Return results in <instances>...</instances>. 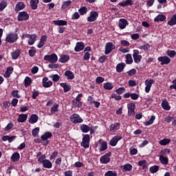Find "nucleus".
Here are the masks:
<instances>
[{
	"label": "nucleus",
	"mask_w": 176,
	"mask_h": 176,
	"mask_svg": "<svg viewBox=\"0 0 176 176\" xmlns=\"http://www.w3.org/2000/svg\"><path fill=\"white\" fill-rule=\"evenodd\" d=\"M118 25L121 30H124V28H126V27H127V25H129V21H127L124 19H120L119 21Z\"/></svg>",
	"instance_id": "obj_15"
},
{
	"label": "nucleus",
	"mask_w": 176,
	"mask_h": 176,
	"mask_svg": "<svg viewBox=\"0 0 176 176\" xmlns=\"http://www.w3.org/2000/svg\"><path fill=\"white\" fill-rule=\"evenodd\" d=\"M48 80L49 78H47V77H44L43 78V86L45 88L51 87V86H53V82Z\"/></svg>",
	"instance_id": "obj_17"
},
{
	"label": "nucleus",
	"mask_w": 176,
	"mask_h": 176,
	"mask_svg": "<svg viewBox=\"0 0 176 176\" xmlns=\"http://www.w3.org/2000/svg\"><path fill=\"white\" fill-rule=\"evenodd\" d=\"M81 146L87 148L90 146V135L86 134L82 138V142H81Z\"/></svg>",
	"instance_id": "obj_4"
},
{
	"label": "nucleus",
	"mask_w": 176,
	"mask_h": 176,
	"mask_svg": "<svg viewBox=\"0 0 176 176\" xmlns=\"http://www.w3.org/2000/svg\"><path fill=\"white\" fill-rule=\"evenodd\" d=\"M126 64H133V56L131 54H127L125 56Z\"/></svg>",
	"instance_id": "obj_43"
},
{
	"label": "nucleus",
	"mask_w": 176,
	"mask_h": 176,
	"mask_svg": "<svg viewBox=\"0 0 176 176\" xmlns=\"http://www.w3.org/2000/svg\"><path fill=\"white\" fill-rule=\"evenodd\" d=\"M27 118H28V114H20L17 119V121L19 123H24L25 120H27Z\"/></svg>",
	"instance_id": "obj_25"
},
{
	"label": "nucleus",
	"mask_w": 176,
	"mask_h": 176,
	"mask_svg": "<svg viewBox=\"0 0 176 176\" xmlns=\"http://www.w3.org/2000/svg\"><path fill=\"white\" fill-rule=\"evenodd\" d=\"M38 119H39V118L36 114H32L29 120V123L34 124V123H36V122H38Z\"/></svg>",
	"instance_id": "obj_28"
},
{
	"label": "nucleus",
	"mask_w": 176,
	"mask_h": 176,
	"mask_svg": "<svg viewBox=\"0 0 176 176\" xmlns=\"http://www.w3.org/2000/svg\"><path fill=\"white\" fill-rule=\"evenodd\" d=\"M138 49H140V50H144V52H148V50L151 49V45L146 43L144 45H140Z\"/></svg>",
	"instance_id": "obj_38"
},
{
	"label": "nucleus",
	"mask_w": 176,
	"mask_h": 176,
	"mask_svg": "<svg viewBox=\"0 0 176 176\" xmlns=\"http://www.w3.org/2000/svg\"><path fill=\"white\" fill-rule=\"evenodd\" d=\"M83 49H85V43L83 42H77L74 47L75 52H82Z\"/></svg>",
	"instance_id": "obj_14"
},
{
	"label": "nucleus",
	"mask_w": 176,
	"mask_h": 176,
	"mask_svg": "<svg viewBox=\"0 0 176 176\" xmlns=\"http://www.w3.org/2000/svg\"><path fill=\"white\" fill-rule=\"evenodd\" d=\"M123 171H131L133 170V165L126 164L122 166Z\"/></svg>",
	"instance_id": "obj_39"
},
{
	"label": "nucleus",
	"mask_w": 176,
	"mask_h": 176,
	"mask_svg": "<svg viewBox=\"0 0 176 176\" xmlns=\"http://www.w3.org/2000/svg\"><path fill=\"white\" fill-rule=\"evenodd\" d=\"M125 67H126V63H119L118 65H117V67H116L117 72H122L124 69Z\"/></svg>",
	"instance_id": "obj_35"
},
{
	"label": "nucleus",
	"mask_w": 176,
	"mask_h": 176,
	"mask_svg": "<svg viewBox=\"0 0 176 176\" xmlns=\"http://www.w3.org/2000/svg\"><path fill=\"white\" fill-rule=\"evenodd\" d=\"M6 6H8V3H6V1H1L0 2V12L3 11V10L5 9V8H6Z\"/></svg>",
	"instance_id": "obj_54"
},
{
	"label": "nucleus",
	"mask_w": 176,
	"mask_h": 176,
	"mask_svg": "<svg viewBox=\"0 0 176 176\" xmlns=\"http://www.w3.org/2000/svg\"><path fill=\"white\" fill-rule=\"evenodd\" d=\"M157 60L161 63V65H167L171 63V59L167 56H160Z\"/></svg>",
	"instance_id": "obj_6"
},
{
	"label": "nucleus",
	"mask_w": 176,
	"mask_h": 176,
	"mask_svg": "<svg viewBox=\"0 0 176 176\" xmlns=\"http://www.w3.org/2000/svg\"><path fill=\"white\" fill-rule=\"evenodd\" d=\"M155 83V80L153 79H146L145 80V91L146 93H149L151 91V89L152 87V85Z\"/></svg>",
	"instance_id": "obj_8"
},
{
	"label": "nucleus",
	"mask_w": 176,
	"mask_h": 176,
	"mask_svg": "<svg viewBox=\"0 0 176 176\" xmlns=\"http://www.w3.org/2000/svg\"><path fill=\"white\" fill-rule=\"evenodd\" d=\"M97 19H98V12L96 11H91L89 13V16L87 18V21H89V23H93V21H96Z\"/></svg>",
	"instance_id": "obj_10"
},
{
	"label": "nucleus",
	"mask_w": 176,
	"mask_h": 176,
	"mask_svg": "<svg viewBox=\"0 0 176 176\" xmlns=\"http://www.w3.org/2000/svg\"><path fill=\"white\" fill-rule=\"evenodd\" d=\"M10 160L12 162H19L20 160V153L15 152L11 156Z\"/></svg>",
	"instance_id": "obj_31"
},
{
	"label": "nucleus",
	"mask_w": 176,
	"mask_h": 176,
	"mask_svg": "<svg viewBox=\"0 0 176 176\" xmlns=\"http://www.w3.org/2000/svg\"><path fill=\"white\" fill-rule=\"evenodd\" d=\"M162 107L164 111H170L171 109V107L168 104V101H167L166 99L162 100Z\"/></svg>",
	"instance_id": "obj_19"
},
{
	"label": "nucleus",
	"mask_w": 176,
	"mask_h": 176,
	"mask_svg": "<svg viewBox=\"0 0 176 176\" xmlns=\"http://www.w3.org/2000/svg\"><path fill=\"white\" fill-rule=\"evenodd\" d=\"M116 93H118V94H123V93H124V91H126V88L120 87L118 89H116Z\"/></svg>",
	"instance_id": "obj_63"
},
{
	"label": "nucleus",
	"mask_w": 176,
	"mask_h": 176,
	"mask_svg": "<svg viewBox=\"0 0 176 176\" xmlns=\"http://www.w3.org/2000/svg\"><path fill=\"white\" fill-rule=\"evenodd\" d=\"M70 122L74 123V124H76L78 123H82L83 119L79 116L78 113H74L70 116Z\"/></svg>",
	"instance_id": "obj_2"
},
{
	"label": "nucleus",
	"mask_w": 176,
	"mask_h": 176,
	"mask_svg": "<svg viewBox=\"0 0 176 176\" xmlns=\"http://www.w3.org/2000/svg\"><path fill=\"white\" fill-rule=\"evenodd\" d=\"M159 168H160V166L157 165L151 166L149 168L150 173H151L152 174H155V173H157V171H159Z\"/></svg>",
	"instance_id": "obj_42"
},
{
	"label": "nucleus",
	"mask_w": 176,
	"mask_h": 176,
	"mask_svg": "<svg viewBox=\"0 0 176 176\" xmlns=\"http://www.w3.org/2000/svg\"><path fill=\"white\" fill-rule=\"evenodd\" d=\"M65 76H67V78L71 80L75 78V74H74V72L69 70L65 72Z\"/></svg>",
	"instance_id": "obj_29"
},
{
	"label": "nucleus",
	"mask_w": 176,
	"mask_h": 176,
	"mask_svg": "<svg viewBox=\"0 0 176 176\" xmlns=\"http://www.w3.org/2000/svg\"><path fill=\"white\" fill-rule=\"evenodd\" d=\"M25 8V5L23 2H18L15 6V12L23 10Z\"/></svg>",
	"instance_id": "obj_24"
},
{
	"label": "nucleus",
	"mask_w": 176,
	"mask_h": 176,
	"mask_svg": "<svg viewBox=\"0 0 176 176\" xmlns=\"http://www.w3.org/2000/svg\"><path fill=\"white\" fill-rule=\"evenodd\" d=\"M53 23L55 25H67L68 24V22L64 20L53 21Z\"/></svg>",
	"instance_id": "obj_33"
},
{
	"label": "nucleus",
	"mask_w": 176,
	"mask_h": 176,
	"mask_svg": "<svg viewBox=\"0 0 176 176\" xmlns=\"http://www.w3.org/2000/svg\"><path fill=\"white\" fill-rule=\"evenodd\" d=\"M107 60H108V56H107L106 55H103L99 58L98 61L99 63L102 64V63H105V61H107Z\"/></svg>",
	"instance_id": "obj_55"
},
{
	"label": "nucleus",
	"mask_w": 176,
	"mask_h": 176,
	"mask_svg": "<svg viewBox=\"0 0 176 176\" xmlns=\"http://www.w3.org/2000/svg\"><path fill=\"white\" fill-rule=\"evenodd\" d=\"M82 97H83V94H78L75 100H73V101H74V102H79L81 101Z\"/></svg>",
	"instance_id": "obj_60"
},
{
	"label": "nucleus",
	"mask_w": 176,
	"mask_h": 176,
	"mask_svg": "<svg viewBox=\"0 0 176 176\" xmlns=\"http://www.w3.org/2000/svg\"><path fill=\"white\" fill-rule=\"evenodd\" d=\"M39 3V0H31L30 6L32 10H36L38 9V4Z\"/></svg>",
	"instance_id": "obj_23"
},
{
	"label": "nucleus",
	"mask_w": 176,
	"mask_h": 176,
	"mask_svg": "<svg viewBox=\"0 0 176 176\" xmlns=\"http://www.w3.org/2000/svg\"><path fill=\"white\" fill-rule=\"evenodd\" d=\"M130 154L132 155H137L138 153V150L134 147H131L130 149Z\"/></svg>",
	"instance_id": "obj_59"
},
{
	"label": "nucleus",
	"mask_w": 176,
	"mask_h": 176,
	"mask_svg": "<svg viewBox=\"0 0 176 176\" xmlns=\"http://www.w3.org/2000/svg\"><path fill=\"white\" fill-rule=\"evenodd\" d=\"M32 82V81L31 80V78L27 76V77L25 78V80H24V83H25V87H28V86H30Z\"/></svg>",
	"instance_id": "obj_49"
},
{
	"label": "nucleus",
	"mask_w": 176,
	"mask_h": 176,
	"mask_svg": "<svg viewBox=\"0 0 176 176\" xmlns=\"http://www.w3.org/2000/svg\"><path fill=\"white\" fill-rule=\"evenodd\" d=\"M138 166H142V168H146L148 167V165H146V160H142L141 161H139Z\"/></svg>",
	"instance_id": "obj_50"
},
{
	"label": "nucleus",
	"mask_w": 176,
	"mask_h": 176,
	"mask_svg": "<svg viewBox=\"0 0 176 176\" xmlns=\"http://www.w3.org/2000/svg\"><path fill=\"white\" fill-rule=\"evenodd\" d=\"M159 160L163 166H167L168 164V157L166 156L159 157Z\"/></svg>",
	"instance_id": "obj_27"
},
{
	"label": "nucleus",
	"mask_w": 176,
	"mask_h": 176,
	"mask_svg": "<svg viewBox=\"0 0 176 176\" xmlns=\"http://www.w3.org/2000/svg\"><path fill=\"white\" fill-rule=\"evenodd\" d=\"M98 142L100 144L99 147L100 152H104V151H107L108 148V144H107V142L104 141L102 139H100Z\"/></svg>",
	"instance_id": "obj_12"
},
{
	"label": "nucleus",
	"mask_w": 176,
	"mask_h": 176,
	"mask_svg": "<svg viewBox=\"0 0 176 176\" xmlns=\"http://www.w3.org/2000/svg\"><path fill=\"white\" fill-rule=\"evenodd\" d=\"M128 114L129 116H134L135 115V104L131 102L127 105Z\"/></svg>",
	"instance_id": "obj_9"
},
{
	"label": "nucleus",
	"mask_w": 176,
	"mask_h": 176,
	"mask_svg": "<svg viewBox=\"0 0 176 176\" xmlns=\"http://www.w3.org/2000/svg\"><path fill=\"white\" fill-rule=\"evenodd\" d=\"M20 54H21V50L20 49H16L15 51L11 52V56L13 60H17L20 57Z\"/></svg>",
	"instance_id": "obj_16"
},
{
	"label": "nucleus",
	"mask_w": 176,
	"mask_h": 176,
	"mask_svg": "<svg viewBox=\"0 0 176 176\" xmlns=\"http://www.w3.org/2000/svg\"><path fill=\"white\" fill-rule=\"evenodd\" d=\"M122 140V136L120 135H116L111 140V146H116L118 142Z\"/></svg>",
	"instance_id": "obj_13"
},
{
	"label": "nucleus",
	"mask_w": 176,
	"mask_h": 176,
	"mask_svg": "<svg viewBox=\"0 0 176 176\" xmlns=\"http://www.w3.org/2000/svg\"><path fill=\"white\" fill-rule=\"evenodd\" d=\"M19 40V34L17 33L10 32L6 35V42L8 43H14Z\"/></svg>",
	"instance_id": "obj_1"
},
{
	"label": "nucleus",
	"mask_w": 176,
	"mask_h": 176,
	"mask_svg": "<svg viewBox=\"0 0 176 176\" xmlns=\"http://www.w3.org/2000/svg\"><path fill=\"white\" fill-rule=\"evenodd\" d=\"M57 60H58V57L56 54H52L51 55H45L44 56V60L48 61L51 63H57Z\"/></svg>",
	"instance_id": "obj_3"
},
{
	"label": "nucleus",
	"mask_w": 176,
	"mask_h": 176,
	"mask_svg": "<svg viewBox=\"0 0 176 176\" xmlns=\"http://www.w3.org/2000/svg\"><path fill=\"white\" fill-rule=\"evenodd\" d=\"M155 119H156V117L155 116H152L148 121L144 122V126H151V124H153Z\"/></svg>",
	"instance_id": "obj_37"
},
{
	"label": "nucleus",
	"mask_w": 176,
	"mask_h": 176,
	"mask_svg": "<svg viewBox=\"0 0 176 176\" xmlns=\"http://www.w3.org/2000/svg\"><path fill=\"white\" fill-rule=\"evenodd\" d=\"M60 87H63L65 93H68V91H71V85L67 84V82H61L60 83Z\"/></svg>",
	"instance_id": "obj_20"
},
{
	"label": "nucleus",
	"mask_w": 176,
	"mask_h": 176,
	"mask_svg": "<svg viewBox=\"0 0 176 176\" xmlns=\"http://www.w3.org/2000/svg\"><path fill=\"white\" fill-rule=\"evenodd\" d=\"M170 148H164L160 151L158 157H162V156H166V155L170 154Z\"/></svg>",
	"instance_id": "obj_32"
},
{
	"label": "nucleus",
	"mask_w": 176,
	"mask_h": 176,
	"mask_svg": "<svg viewBox=\"0 0 176 176\" xmlns=\"http://www.w3.org/2000/svg\"><path fill=\"white\" fill-rule=\"evenodd\" d=\"M72 108H74V107H76L77 108H81V107L83 105V102H75V100H72Z\"/></svg>",
	"instance_id": "obj_47"
},
{
	"label": "nucleus",
	"mask_w": 176,
	"mask_h": 176,
	"mask_svg": "<svg viewBox=\"0 0 176 176\" xmlns=\"http://www.w3.org/2000/svg\"><path fill=\"white\" fill-rule=\"evenodd\" d=\"M50 78L52 79L53 82H58L60 80V76L58 74L51 75Z\"/></svg>",
	"instance_id": "obj_52"
},
{
	"label": "nucleus",
	"mask_w": 176,
	"mask_h": 176,
	"mask_svg": "<svg viewBox=\"0 0 176 176\" xmlns=\"http://www.w3.org/2000/svg\"><path fill=\"white\" fill-rule=\"evenodd\" d=\"M58 104H54L52 107H51V113H54L55 112H58Z\"/></svg>",
	"instance_id": "obj_51"
},
{
	"label": "nucleus",
	"mask_w": 176,
	"mask_h": 176,
	"mask_svg": "<svg viewBox=\"0 0 176 176\" xmlns=\"http://www.w3.org/2000/svg\"><path fill=\"white\" fill-rule=\"evenodd\" d=\"M71 3H72V1H71V0L64 1L61 6L62 9H68V8H69V6H71Z\"/></svg>",
	"instance_id": "obj_41"
},
{
	"label": "nucleus",
	"mask_w": 176,
	"mask_h": 176,
	"mask_svg": "<svg viewBox=\"0 0 176 176\" xmlns=\"http://www.w3.org/2000/svg\"><path fill=\"white\" fill-rule=\"evenodd\" d=\"M166 54L170 58H174V57H175V55H176V52L175 50H168L166 52Z\"/></svg>",
	"instance_id": "obj_46"
},
{
	"label": "nucleus",
	"mask_w": 176,
	"mask_h": 176,
	"mask_svg": "<svg viewBox=\"0 0 176 176\" xmlns=\"http://www.w3.org/2000/svg\"><path fill=\"white\" fill-rule=\"evenodd\" d=\"M111 161V152L107 153L104 155L102 156L100 159V163L102 164H107Z\"/></svg>",
	"instance_id": "obj_11"
},
{
	"label": "nucleus",
	"mask_w": 176,
	"mask_h": 176,
	"mask_svg": "<svg viewBox=\"0 0 176 176\" xmlns=\"http://www.w3.org/2000/svg\"><path fill=\"white\" fill-rule=\"evenodd\" d=\"M59 63H67V61H69V56L68 55L63 54L60 56L59 60Z\"/></svg>",
	"instance_id": "obj_30"
},
{
	"label": "nucleus",
	"mask_w": 176,
	"mask_h": 176,
	"mask_svg": "<svg viewBox=\"0 0 176 176\" xmlns=\"http://www.w3.org/2000/svg\"><path fill=\"white\" fill-rule=\"evenodd\" d=\"M53 134L52 132H45L43 135L41 136V138L43 141H47L48 138H52Z\"/></svg>",
	"instance_id": "obj_22"
},
{
	"label": "nucleus",
	"mask_w": 176,
	"mask_h": 176,
	"mask_svg": "<svg viewBox=\"0 0 176 176\" xmlns=\"http://www.w3.org/2000/svg\"><path fill=\"white\" fill-rule=\"evenodd\" d=\"M120 129V123L119 122H116L111 125V130H113V131H116V130H119Z\"/></svg>",
	"instance_id": "obj_40"
},
{
	"label": "nucleus",
	"mask_w": 176,
	"mask_h": 176,
	"mask_svg": "<svg viewBox=\"0 0 176 176\" xmlns=\"http://www.w3.org/2000/svg\"><path fill=\"white\" fill-rule=\"evenodd\" d=\"M133 57L135 64L141 63V60H142V56L140 55V51L138 50H133Z\"/></svg>",
	"instance_id": "obj_5"
},
{
	"label": "nucleus",
	"mask_w": 176,
	"mask_h": 176,
	"mask_svg": "<svg viewBox=\"0 0 176 176\" xmlns=\"http://www.w3.org/2000/svg\"><path fill=\"white\" fill-rule=\"evenodd\" d=\"M104 80H105V78L101 76H98L96 79V83H97V85H100V83H102V82H104Z\"/></svg>",
	"instance_id": "obj_58"
},
{
	"label": "nucleus",
	"mask_w": 176,
	"mask_h": 176,
	"mask_svg": "<svg viewBox=\"0 0 176 176\" xmlns=\"http://www.w3.org/2000/svg\"><path fill=\"white\" fill-rule=\"evenodd\" d=\"M36 38H38V36L36 35V34H31L30 37H29L28 45H30V46H32V45H34V43L36 42Z\"/></svg>",
	"instance_id": "obj_18"
},
{
	"label": "nucleus",
	"mask_w": 176,
	"mask_h": 176,
	"mask_svg": "<svg viewBox=\"0 0 176 176\" xmlns=\"http://www.w3.org/2000/svg\"><path fill=\"white\" fill-rule=\"evenodd\" d=\"M42 164L44 168H52L53 167V164L49 160H45Z\"/></svg>",
	"instance_id": "obj_21"
},
{
	"label": "nucleus",
	"mask_w": 176,
	"mask_h": 176,
	"mask_svg": "<svg viewBox=\"0 0 176 176\" xmlns=\"http://www.w3.org/2000/svg\"><path fill=\"white\" fill-rule=\"evenodd\" d=\"M78 12H79L80 16H85V14H86V13H87V7H86V6L81 7L78 10Z\"/></svg>",
	"instance_id": "obj_45"
},
{
	"label": "nucleus",
	"mask_w": 176,
	"mask_h": 176,
	"mask_svg": "<svg viewBox=\"0 0 176 176\" xmlns=\"http://www.w3.org/2000/svg\"><path fill=\"white\" fill-rule=\"evenodd\" d=\"M35 54H36V50H29L30 57H34Z\"/></svg>",
	"instance_id": "obj_64"
},
{
	"label": "nucleus",
	"mask_w": 176,
	"mask_h": 176,
	"mask_svg": "<svg viewBox=\"0 0 176 176\" xmlns=\"http://www.w3.org/2000/svg\"><path fill=\"white\" fill-rule=\"evenodd\" d=\"M126 74L129 76H133V75H135V74H137V70H135V69H132L129 71H128L126 72Z\"/></svg>",
	"instance_id": "obj_61"
},
{
	"label": "nucleus",
	"mask_w": 176,
	"mask_h": 176,
	"mask_svg": "<svg viewBox=\"0 0 176 176\" xmlns=\"http://www.w3.org/2000/svg\"><path fill=\"white\" fill-rule=\"evenodd\" d=\"M28 19H30V15L25 11L21 12L18 14V21H27Z\"/></svg>",
	"instance_id": "obj_7"
},
{
	"label": "nucleus",
	"mask_w": 176,
	"mask_h": 176,
	"mask_svg": "<svg viewBox=\"0 0 176 176\" xmlns=\"http://www.w3.org/2000/svg\"><path fill=\"white\" fill-rule=\"evenodd\" d=\"M168 25H170V26L175 25V24H176V14H175L174 15H173L171 16L170 20L168 21Z\"/></svg>",
	"instance_id": "obj_34"
},
{
	"label": "nucleus",
	"mask_w": 176,
	"mask_h": 176,
	"mask_svg": "<svg viewBox=\"0 0 176 176\" xmlns=\"http://www.w3.org/2000/svg\"><path fill=\"white\" fill-rule=\"evenodd\" d=\"M119 50L121 52V53H129L130 52V48L129 47H120Z\"/></svg>",
	"instance_id": "obj_62"
},
{
	"label": "nucleus",
	"mask_w": 176,
	"mask_h": 176,
	"mask_svg": "<svg viewBox=\"0 0 176 176\" xmlns=\"http://www.w3.org/2000/svg\"><path fill=\"white\" fill-rule=\"evenodd\" d=\"M80 130L82 133H89V131H90V126H89V125L82 124L80 126Z\"/></svg>",
	"instance_id": "obj_44"
},
{
	"label": "nucleus",
	"mask_w": 176,
	"mask_h": 176,
	"mask_svg": "<svg viewBox=\"0 0 176 176\" xmlns=\"http://www.w3.org/2000/svg\"><path fill=\"white\" fill-rule=\"evenodd\" d=\"M80 18V14H79V12H76L73 14L72 16V20H78Z\"/></svg>",
	"instance_id": "obj_57"
},
{
	"label": "nucleus",
	"mask_w": 176,
	"mask_h": 176,
	"mask_svg": "<svg viewBox=\"0 0 176 176\" xmlns=\"http://www.w3.org/2000/svg\"><path fill=\"white\" fill-rule=\"evenodd\" d=\"M11 95L15 98H21V96L19 95V90L12 91Z\"/></svg>",
	"instance_id": "obj_53"
},
{
	"label": "nucleus",
	"mask_w": 176,
	"mask_h": 176,
	"mask_svg": "<svg viewBox=\"0 0 176 176\" xmlns=\"http://www.w3.org/2000/svg\"><path fill=\"white\" fill-rule=\"evenodd\" d=\"M111 53V42H109L105 45V54H109Z\"/></svg>",
	"instance_id": "obj_48"
},
{
	"label": "nucleus",
	"mask_w": 176,
	"mask_h": 176,
	"mask_svg": "<svg viewBox=\"0 0 176 176\" xmlns=\"http://www.w3.org/2000/svg\"><path fill=\"white\" fill-rule=\"evenodd\" d=\"M166 19V17L165 15L160 14L154 19V21H155V23H159V21H164Z\"/></svg>",
	"instance_id": "obj_26"
},
{
	"label": "nucleus",
	"mask_w": 176,
	"mask_h": 176,
	"mask_svg": "<svg viewBox=\"0 0 176 176\" xmlns=\"http://www.w3.org/2000/svg\"><path fill=\"white\" fill-rule=\"evenodd\" d=\"M39 127H36L32 131V135L33 137H36L38 134H39Z\"/></svg>",
	"instance_id": "obj_56"
},
{
	"label": "nucleus",
	"mask_w": 176,
	"mask_h": 176,
	"mask_svg": "<svg viewBox=\"0 0 176 176\" xmlns=\"http://www.w3.org/2000/svg\"><path fill=\"white\" fill-rule=\"evenodd\" d=\"M170 142H171L170 139L164 138V139L161 140L159 142V144H160V145H162L163 146H164L166 145H168V144H170Z\"/></svg>",
	"instance_id": "obj_36"
}]
</instances>
